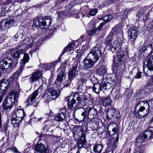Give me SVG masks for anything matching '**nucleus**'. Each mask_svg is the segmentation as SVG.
<instances>
[{"label": "nucleus", "instance_id": "1", "mask_svg": "<svg viewBox=\"0 0 153 153\" xmlns=\"http://www.w3.org/2000/svg\"><path fill=\"white\" fill-rule=\"evenodd\" d=\"M123 41L121 37H118L114 41L110 46L111 51L112 52H115L116 50V54L114 56L113 59V65L116 67L120 68L124 63L123 58L122 57L123 51L121 49V47Z\"/></svg>", "mask_w": 153, "mask_h": 153}, {"label": "nucleus", "instance_id": "2", "mask_svg": "<svg viewBox=\"0 0 153 153\" xmlns=\"http://www.w3.org/2000/svg\"><path fill=\"white\" fill-rule=\"evenodd\" d=\"M101 53L99 48L94 47L93 48L83 61L84 66L88 68H92L99 60Z\"/></svg>", "mask_w": 153, "mask_h": 153}, {"label": "nucleus", "instance_id": "3", "mask_svg": "<svg viewBox=\"0 0 153 153\" xmlns=\"http://www.w3.org/2000/svg\"><path fill=\"white\" fill-rule=\"evenodd\" d=\"M69 97L72 99L70 102L68 104V107L71 110L76 109L79 103L81 104L82 106H85L88 102V97L84 95L80 96L77 92H72L70 97H67L68 100Z\"/></svg>", "mask_w": 153, "mask_h": 153}, {"label": "nucleus", "instance_id": "4", "mask_svg": "<svg viewBox=\"0 0 153 153\" xmlns=\"http://www.w3.org/2000/svg\"><path fill=\"white\" fill-rule=\"evenodd\" d=\"M52 21L50 16H46L43 18L40 17L39 19H34L33 23L36 26L40 27L42 29H46L50 25Z\"/></svg>", "mask_w": 153, "mask_h": 153}, {"label": "nucleus", "instance_id": "5", "mask_svg": "<svg viewBox=\"0 0 153 153\" xmlns=\"http://www.w3.org/2000/svg\"><path fill=\"white\" fill-rule=\"evenodd\" d=\"M18 63V60L15 59L11 62L2 60L0 62V68L4 72L7 73L11 72Z\"/></svg>", "mask_w": 153, "mask_h": 153}, {"label": "nucleus", "instance_id": "6", "mask_svg": "<svg viewBox=\"0 0 153 153\" xmlns=\"http://www.w3.org/2000/svg\"><path fill=\"white\" fill-rule=\"evenodd\" d=\"M137 107H139V110L136 113L138 117L141 118L147 114L149 110V104L144 101H141L138 103Z\"/></svg>", "mask_w": 153, "mask_h": 153}, {"label": "nucleus", "instance_id": "7", "mask_svg": "<svg viewBox=\"0 0 153 153\" xmlns=\"http://www.w3.org/2000/svg\"><path fill=\"white\" fill-rule=\"evenodd\" d=\"M25 114L24 111L21 109H17L15 110L13 114L11 119L13 124H17L22 121Z\"/></svg>", "mask_w": 153, "mask_h": 153}, {"label": "nucleus", "instance_id": "8", "mask_svg": "<svg viewBox=\"0 0 153 153\" xmlns=\"http://www.w3.org/2000/svg\"><path fill=\"white\" fill-rule=\"evenodd\" d=\"M153 137V132L149 129H147L143 134H141L136 140L137 142L141 143L145 140L152 139Z\"/></svg>", "mask_w": 153, "mask_h": 153}, {"label": "nucleus", "instance_id": "9", "mask_svg": "<svg viewBox=\"0 0 153 153\" xmlns=\"http://www.w3.org/2000/svg\"><path fill=\"white\" fill-rule=\"evenodd\" d=\"M147 68L150 71L153 70V54H149L146 58V60L144 63L143 69L145 73V68Z\"/></svg>", "mask_w": 153, "mask_h": 153}, {"label": "nucleus", "instance_id": "10", "mask_svg": "<svg viewBox=\"0 0 153 153\" xmlns=\"http://www.w3.org/2000/svg\"><path fill=\"white\" fill-rule=\"evenodd\" d=\"M80 108L83 109L84 111L81 114V115L83 117V119L86 117L87 114L88 115V118L89 116H93V117L97 113L96 109L91 107H88L86 109H84L82 107H80Z\"/></svg>", "mask_w": 153, "mask_h": 153}, {"label": "nucleus", "instance_id": "11", "mask_svg": "<svg viewBox=\"0 0 153 153\" xmlns=\"http://www.w3.org/2000/svg\"><path fill=\"white\" fill-rule=\"evenodd\" d=\"M16 18L14 17L12 19L4 20L0 23V27L2 29H4L10 27V25H12L14 22H16L18 20H16Z\"/></svg>", "mask_w": 153, "mask_h": 153}, {"label": "nucleus", "instance_id": "12", "mask_svg": "<svg viewBox=\"0 0 153 153\" xmlns=\"http://www.w3.org/2000/svg\"><path fill=\"white\" fill-rule=\"evenodd\" d=\"M66 108H62L60 109L58 114L54 117L55 120L57 121H62L66 117Z\"/></svg>", "mask_w": 153, "mask_h": 153}, {"label": "nucleus", "instance_id": "13", "mask_svg": "<svg viewBox=\"0 0 153 153\" xmlns=\"http://www.w3.org/2000/svg\"><path fill=\"white\" fill-rule=\"evenodd\" d=\"M78 63H77L75 65H74L72 69L69 71L68 74V79L71 82L72 80L77 74L78 71L77 70Z\"/></svg>", "mask_w": 153, "mask_h": 153}, {"label": "nucleus", "instance_id": "14", "mask_svg": "<svg viewBox=\"0 0 153 153\" xmlns=\"http://www.w3.org/2000/svg\"><path fill=\"white\" fill-rule=\"evenodd\" d=\"M128 36L130 39H134L136 38L138 34V29L136 26L133 27L128 30Z\"/></svg>", "mask_w": 153, "mask_h": 153}, {"label": "nucleus", "instance_id": "15", "mask_svg": "<svg viewBox=\"0 0 153 153\" xmlns=\"http://www.w3.org/2000/svg\"><path fill=\"white\" fill-rule=\"evenodd\" d=\"M22 38L23 40H21V42H22V43L26 45V46L25 47V48L29 49L32 47L33 45V38L32 36H30L28 37L24 38V39Z\"/></svg>", "mask_w": 153, "mask_h": 153}, {"label": "nucleus", "instance_id": "16", "mask_svg": "<svg viewBox=\"0 0 153 153\" xmlns=\"http://www.w3.org/2000/svg\"><path fill=\"white\" fill-rule=\"evenodd\" d=\"M66 78L65 73L64 72H60L57 77L55 81V83L58 88L61 87V85L63 81H64Z\"/></svg>", "mask_w": 153, "mask_h": 153}, {"label": "nucleus", "instance_id": "17", "mask_svg": "<svg viewBox=\"0 0 153 153\" xmlns=\"http://www.w3.org/2000/svg\"><path fill=\"white\" fill-rule=\"evenodd\" d=\"M34 153H47V149L45 146L40 143L37 144L34 148Z\"/></svg>", "mask_w": 153, "mask_h": 153}, {"label": "nucleus", "instance_id": "18", "mask_svg": "<svg viewBox=\"0 0 153 153\" xmlns=\"http://www.w3.org/2000/svg\"><path fill=\"white\" fill-rule=\"evenodd\" d=\"M81 77L78 80V84L79 85L77 87V89L78 90L79 92H83V90L82 89L80 85H82L83 83H85L88 78L84 74H81Z\"/></svg>", "mask_w": 153, "mask_h": 153}, {"label": "nucleus", "instance_id": "19", "mask_svg": "<svg viewBox=\"0 0 153 153\" xmlns=\"http://www.w3.org/2000/svg\"><path fill=\"white\" fill-rule=\"evenodd\" d=\"M41 74L42 72L39 71H37L33 73L29 78L30 82H33L34 81H38L39 79Z\"/></svg>", "mask_w": 153, "mask_h": 153}, {"label": "nucleus", "instance_id": "20", "mask_svg": "<svg viewBox=\"0 0 153 153\" xmlns=\"http://www.w3.org/2000/svg\"><path fill=\"white\" fill-rule=\"evenodd\" d=\"M14 103L10 100V99L6 98L4 100L3 102V107L4 110H10L13 106V104Z\"/></svg>", "mask_w": 153, "mask_h": 153}, {"label": "nucleus", "instance_id": "21", "mask_svg": "<svg viewBox=\"0 0 153 153\" xmlns=\"http://www.w3.org/2000/svg\"><path fill=\"white\" fill-rule=\"evenodd\" d=\"M19 97V93L15 90H13L9 93L7 98L10 99V100L12 101L15 103Z\"/></svg>", "mask_w": 153, "mask_h": 153}, {"label": "nucleus", "instance_id": "22", "mask_svg": "<svg viewBox=\"0 0 153 153\" xmlns=\"http://www.w3.org/2000/svg\"><path fill=\"white\" fill-rule=\"evenodd\" d=\"M119 114L118 111L114 108H111L107 111L106 113L107 117L108 118L111 119V117H118V114Z\"/></svg>", "mask_w": 153, "mask_h": 153}, {"label": "nucleus", "instance_id": "23", "mask_svg": "<svg viewBox=\"0 0 153 153\" xmlns=\"http://www.w3.org/2000/svg\"><path fill=\"white\" fill-rule=\"evenodd\" d=\"M9 85L8 81L6 79H4L0 82V91L1 92L6 91Z\"/></svg>", "mask_w": 153, "mask_h": 153}, {"label": "nucleus", "instance_id": "24", "mask_svg": "<svg viewBox=\"0 0 153 153\" xmlns=\"http://www.w3.org/2000/svg\"><path fill=\"white\" fill-rule=\"evenodd\" d=\"M39 93L38 90L37 89L31 95H30L27 100V102L28 104L30 105L32 104L33 101L35 99L36 96L38 95Z\"/></svg>", "mask_w": 153, "mask_h": 153}, {"label": "nucleus", "instance_id": "25", "mask_svg": "<svg viewBox=\"0 0 153 153\" xmlns=\"http://www.w3.org/2000/svg\"><path fill=\"white\" fill-rule=\"evenodd\" d=\"M72 7L70 4H68L65 6V10L62 12H60L58 13V16L59 17H62L63 16H65L68 15L70 13V10Z\"/></svg>", "mask_w": 153, "mask_h": 153}, {"label": "nucleus", "instance_id": "26", "mask_svg": "<svg viewBox=\"0 0 153 153\" xmlns=\"http://www.w3.org/2000/svg\"><path fill=\"white\" fill-rule=\"evenodd\" d=\"M107 144L108 147L106 150V153H108L111 152V153H113L114 150L116 146L115 143L114 142L112 143L110 140Z\"/></svg>", "mask_w": 153, "mask_h": 153}, {"label": "nucleus", "instance_id": "27", "mask_svg": "<svg viewBox=\"0 0 153 153\" xmlns=\"http://www.w3.org/2000/svg\"><path fill=\"white\" fill-rule=\"evenodd\" d=\"M86 143L85 139V135L84 134H82L81 135V138L79 139L77 142L78 146L81 148L83 147Z\"/></svg>", "mask_w": 153, "mask_h": 153}, {"label": "nucleus", "instance_id": "28", "mask_svg": "<svg viewBox=\"0 0 153 153\" xmlns=\"http://www.w3.org/2000/svg\"><path fill=\"white\" fill-rule=\"evenodd\" d=\"M102 89H104L106 90H110V91H112L114 89V85H111L108 82L106 83L105 82H102Z\"/></svg>", "mask_w": 153, "mask_h": 153}, {"label": "nucleus", "instance_id": "29", "mask_svg": "<svg viewBox=\"0 0 153 153\" xmlns=\"http://www.w3.org/2000/svg\"><path fill=\"white\" fill-rule=\"evenodd\" d=\"M92 89L93 91L97 94L100 93L101 91L103 90L102 88V82L100 84L96 83L92 87Z\"/></svg>", "mask_w": 153, "mask_h": 153}, {"label": "nucleus", "instance_id": "30", "mask_svg": "<svg viewBox=\"0 0 153 153\" xmlns=\"http://www.w3.org/2000/svg\"><path fill=\"white\" fill-rule=\"evenodd\" d=\"M107 70L105 66H102L98 68L96 71L97 74L100 76H103L106 73Z\"/></svg>", "mask_w": 153, "mask_h": 153}, {"label": "nucleus", "instance_id": "31", "mask_svg": "<svg viewBox=\"0 0 153 153\" xmlns=\"http://www.w3.org/2000/svg\"><path fill=\"white\" fill-rule=\"evenodd\" d=\"M103 148L102 145L100 144H97L95 145L93 147V151L96 153H100L102 151Z\"/></svg>", "mask_w": 153, "mask_h": 153}, {"label": "nucleus", "instance_id": "32", "mask_svg": "<svg viewBox=\"0 0 153 153\" xmlns=\"http://www.w3.org/2000/svg\"><path fill=\"white\" fill-rule=\"evenodd\" d=\"M75 45V42H72L71 43L69 44L65 48H64L63 51V53L64 54L66 52L68 51H71V48H72L74 47Z\"/></svg>", "mask_w": 153, "mask_h": 153}, {"label": "nucleus", "instance_id": "33", "mask_svg": "<svg viewBox=\"0 0 153 153\" xmlns=\"http://www.w3.org/2000/svg\"><path fill=\"white\" fill-rule=\"evenodd\" d=\"M52 122V120L46 121L44 123V125L43 127V130L47 132L48 131L49 128L51 125V123Z\"/></svg>", "mask_w": 153, "mask_h": 153}, {"label": "nucleus", "instance_id": "34", "mask_svg": "<svg viewBox=\"0 0 153 153\" xmlns=\"http://www.w3.org/2000/svg\"><path fill=\"white\" fill-rule=\"evenodd\" d=\"M23 68L21 67L15 72L13 75L12 77L14 80L17 79L20 74L22 72Z\"/></svg>", "mask_w": 153, "mask_h": 153}, {"label": "nucleus", "instance_id": "35", "mask_svg": "<svg viewBox=\"0 0 153 153\" xmlns=\"http://www.w3.org/2000/svg\"><path fill=\"white\" fill-rule=\"evenodd\" d=\"M88 25L89 26L91 25V28H92V29L88 31V34L89 35H93L95 33L97 30L96 29H95V30L94 29V28L95 27L94 24V23L92 24V23L91 22L89 23Z\"/></svg>", "mask_w": 153, "mask_h": 153}, {"label": "nucleus", "instance_id": "36", "mask_svg": "<svg viewBox=\"0 0 153 153\" xmlns=\"http://www.w3.org/2000/svg\"><path fill=\"white\" fill-rule=\"evenodd\" d=\"M65 0H50L49 2L52 3L53 4H55L54 6L56 7L59 6L61 3L63 2Z\"/></svg>", "mask_w": 153, "mask_h": 153}, {"label": "nucleus", "instance_id": "37", "mask_svg": "<svg viewBox=\"0 0 153 153\" xmlns=\"http://www.w3.org/2000/svg\"><path fill=\"white\" fill-rule=\"evenodd\" d=\"M26 50L25 48L24 50L21 49L19 50L13 54V56L14 58L16 59L19 58L20 54L23 53L24 51H25Z\"/></svg>", "mask_w": 153, "mask_h": 153}, {"label": "nucleus", "instance_id": "38", "mask_svg": "<svg viewBox=\"0 0 153 153\" xmlns=\"http://www.w3.org/2000/svg\"><path fill=\"white\" fill-rule=\"evenodd\" d=\"M113 39V38L111 35L108 36L106 38L105 42L107 45L110 46L109 49L110 48L111 45H112L111 42Z\"/></svg>", "mask_w": 153, "mask_h": 153}, {"label": "nucleus", "instance_id": "39", "mask_svg": "<svg viewBox=\"0 0 153 153\" xmlns=\"http://www.w3.org/2000/svg\"><path fill=\"white\" fill-rule=\"evenodd\" d=\"M58 62L56 61L53 62L48 64L46 66V69L47 70H50L53 68H54L55 66L57 64Z\"/></svg>", "mask_w": 153, "mask_h": 153}, {"label": "nucleus", "instance_id": "40", "mask_svg": "<svg viewBox=\"0 0 153 153\" xmlns=\"http://www.w3.org/2000/svg\"><path fill=\"white\" fill-rule=\"evenodd\" d=\"M112 18L113 16L111 15H109L103 16L101 19L104 20L105 22V23H106L110 21Z\"/></svg>", "mask_w": 153, "mask_h": 153}, {"label": "nucleus", "instance_id": "41", "mask_svg": "<svg viewBox=\"0 0 153 153\" xmlns=\"http://www.w3.org/2000/svg\"><path fill=\"white\" fill-rule=\"evenodd\" d=\"M6 5L3 6V7L1 9V12L0 13L1 16H4L6 14V11L9 10V9H7V7L5 6H6Z\"/></svg>", "mask_w": 153, "mask_h": 153}, {"label": "nucleus", "instance_id": "42", "mask_svg": "<svg viewBox=\"0 0 153 153\" xmlns=\"http://www.w3.org/2000/svg\"><path fill=\"white\" fill-rule=\"evenodd\" d=\"M103 104L104 106H107L110 105L111 102L110 99L108 97H105L103 100Z\"/></svg>", "mask_w": 153, "mask_h": 153}, {"label": "nucleus", "instance_id": "43", "mask_svg": "<svg viewBox=\"0 0 153 153\" xmlns=\"http://www.w3.org/2000/svg\"><path fill=\"white\" fill-rule=\"evenodd\" d=\"M29 57L27 53L24 54L23 59L22 60L21 63H22L23 64H25V63L28 62L29 60Z\"/></svg>", "mask_w": 153, "mask_h": 153}, {"label": "nucleus", "instance_id": "44", "mask_svg": "<svg viewBox=\"0 0 153 153\" xmlns=\"http://www.w3.org/2000/svg\"><path fill=\"white\" fill-rule=\"evenodd\" d=\"M116 0H100V2H102V4H101V5L104 6L107 4L108 5L111 3L113 1H116Z\"/></svg>", "mask_w": 153, "mask_h": 153}, {"label": "nucleus", "instance_id": "45", "mask_svg": "<svg viewBox=\"0 0 153 153\" xmlns=\"http://www.w3.org/2000/svg\"><path fill=\"white\" fill-rule=\"evenodd\" d=\"M60 94V91L59 90H56L54 89L53 92L51 95L53 97H54L53 98L56 99L58 97Z\"/></svg>", "mask_w": 153, "mask_h": 153}, {"label": "nucleus", "instance_id": "46", "mask_svg": "<svg viewBox=\"0 0 153 153\" xmlns=\"http://www.w3.org/2000/svg\"><path fill=\"white\" fill-rule=\"evenodd\" d=\"M97 10L96 9H93L91 10L89 12V15L94 16H95L97 12Z\"/></svg>", "mask_w": 153, "mask_h": 153}, {"label": "nucleus", "instance_id": "47", "mask_svg": "<svg viewBox=\"0 0 153 153\" xmlns=\"http://www.w3.org/2000/svg\"><path fill=\"white\" fill-rule=\"evenodd\" d=\"M80 131L81 129L79 127H74L73 129V133L74 134H79Z\"/></svg>", "mask_w": 153, "mask_h": 153}, {"label": "nucleus", "instance_id": "48", "mask_svg": "<svg viewBox=\"0 0 153 153\" xmlns=\"http://www.w3.org/2000/svg\"><path fill=\"white\" fill-rule=\"evenodd\" d=\"M148 49L149 50H152V45L151 44L147 45V46H145L143 47L142 48V50L144 52H145Z\"/></svg>", "mask_w": 153, "mask_h": 153}, {"label": "nucleus", "instance_id": "49", "mask_svg": "<svg viewBox=\"0 0 153 153\" xmlns=\"http://www.w3.org/2000/svg\"><path fill=\"white\" fill-rule=\"evenodd\" d=\"M131 10V9H129L126 10L124 12V17L126 18L127 17V15L130 13Z\"/></svg>", "mask_w": 153, "mask_h": 153}, {"label": "nucleus", "instance_id": "50", "mask_svg": "<svg viewBox=\"0 0 153 153\" xmlns=\"http://www.w3.org/2000/svg\"><path fill=\"white\" fill-rule=\"evenodd\" d=\"M22 11L21 9H19L15 11V14L16 16H18L22 14Z\"/></svg>", "mask_w": 153, "mask_h": 153}, {"label": "nucleus", "instance_id": "51", "mask_svg": "<svg viewBox=\"0 0 153 153\" xmlns=\"http://www.w3.org/2000/svg\"><path fill=\"white\" fill-rule=\"evenodd\" d=\"M141 72L140 71H139L136 74V76H135L134 77V79H140L141 77Z\"/></svg>", "mask_w": 153, "mask_h": 153}, {"label": "nucleus", "instance_id": "52", "mask_svg": "<svg viewBox=\"0 0 153 153\" xmlns=\"http://www.w3.org/2000/svg\"><path fill=\"white\" fill-rule=\"evenodd\" d=\"M19 36H20V37H21L22 38H23V37L22 36V35H21L20 33H17L15 36V40L17 41V39Z\"/></svg>", "mask_w": 153, "mask_h": 153}, {"label": "nucleus", "instance_id": "53", "mask_svg": "<svg viewBox=\"0 0 153 153\" xmlns=\"http://www.w3.org/2000/svg\"><path fill=\"white\" fill-rule=\"evenodd\" d=\"M103 25L104 24L103 23H100V25L98 27H97V28H96V30L97 31H99L103 27Z\"/></svg>", "mask_w": 153, "mask_h": 153}, {"label": "nucleus", "instance_id": "54", "mask_svg": "<svg viewBox=\"0 0 153 153\" xmlns=\"http://www.w3.org/2000/svg\"><path fill=\"white\" fill-rule=\"evenodd\" d=\"M54 90V89L53 88H49L48 89V92L51 95Z\"/></svg>", "mask_w": 153, "mask_h": 153}, {"label": "nucleus", "instance_id": "55", "mask_svg": "<svg viewBox=\"0 0 153 153\" xmlns=\"http://www.w3.org/2000/svg\"><path fill=\"white\" fill-rule=\"evenodd\" d=\"M33 119L35 121H38L39 120H41L42 119V118H37V117H36L35 116H34L33 117Z\"/></svg>", "mask_w": 153, "mask_h": 153}, {"label": "nucleus", "instance_id": "56", "mask_svg": "<svg viewBox=\"0 0 153 153\" xmlns=\"http://www.w3.org/2000/svg\"><path fill=\"white\" fill-rule=\"evenodd\" d=\"M12 151L14 152V153H20L17 149L15 148H13L12 149Z\"/></svg>", "mask_w": 153, "mask_h": 153}, {"label": "nucleus", "instance_id": "57", "mask_svg": "<svg viewBox=\"0 0 153 153\" xmlns=\"http://www.w3.org/2000/svg\"><path fill=\"white\" fill-rule=\"evenodd\" d=\"M117 130V128H113L112 129V131L114 133H116Z\"/></svg>", "mask_w": 153, "mask_h": 153}, {"label": "nucleus", "instance_id": "58", "mask_svg": "<svg viewBox=\"0 0 153 153\" xmlns=\"http://www.w3.org/2000/svg\"><path fill=\"white\" fill-rule=\"evenodd\" d=\"M70 82V81H69ZM66 83H65V86H68L69 84L71 83L70 82H69L68 81H66Z\"/></svg>", "mask_w": 153, "mask_h": 153}, {"label": "nucleus", "instance_id": "59", "mask_svg": "<svg viewBox=\"0 0 153 153\" xmlns=\"http://www.w3.org/2000/svg\"><path fill=\"white\" fill-rule=\"evenodd\" d=\"M117 137H116V139H115V140L116 141V142L117 141H118L119 140V137L117 134Z\"/></svg>", "mask_w": 153, "mask_h": 153}, {"label": "nucleus", "instance_id": "60", "mask_svg": "<svg viewBox=\"0 0 153 153\" xmlns=\"http://www.w3.org/2000/svg\"><path fill=\"white\" fill-rule=\"evenodd\" d=\"M7 130V128L6 127H5L4 128V132H6V131Z\"/></svg>", "mask_w": 153, "mask_h": 153}, {"label": "nucleus", "instance_id": "61", "mask_svg": "<svg viewBox=\"0 0 153 153\" xmlns=\"http://www.w3.org/2000/svg\"><path fill=\"white\" fill-rule=\"evenodd\" d=\"M2 96H0V103L2 101Z\"/></svg>", "mask_w": 153, "mask_h": 153}, {"label": "nucleus", "instance_id": "62", "mask_svg": "<svg viewBox=\"0 0 153 153\" xmlns=\"http://www.w3.org/2000/svg\"><path fill=\"white\" fill-rule=\"evenodd\" d=\"M141 153L140 152V151H137V152H135V153Z\"/></svg>", "mask_w": 153, "mask_h": 153}, {"label": "nucleus", "instance_id": "63", "mask_svg": "<svg viewBox=\"0 0 153 153\" xmlns=\"http://www.w3.org/2000/svg\"><path fill=\"white\" fill-rule=\"evenodd\" d=\"M21 0L22 1H29L30 0Z\"/></svg>", "mask_w": 153, "mask_h": 153}, {"label": "nucleus", "instance_id": "64", "mask_svg": "<svg viewBox=\"0 0 153 153\" xmlns=\"http://www.w3.org/2000/svg\"><path fill=\"white\" fill-rule=\"evenodd\" d=\"M146 75H148V76H150V75H148V74L147 73H146Z\"/></svg>", "mask_w": 153, "mask_h": 153}]
</instances>
